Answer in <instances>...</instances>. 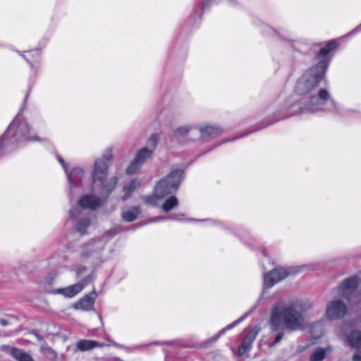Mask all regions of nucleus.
Instances as JSON below:
<instances>
[{
    "mask_svg": "<svg viewBox=\"0 0 361 361\" xmlns=\"http://www.w3.org/2000/svg\"><path fill=\"white\" fill-rule=\"evenodd\" d=\"M108 196L104 193L102 197H97L92 195V210H95L100 207L103 203L106 200Z\"/></svg>",
    "mask_w": 361,
    "mask_h": 361,
    "instance_id": "22",
    "label": "nucleus"
},
{
    "mask_svg": "<svg viewBox=\"0 0 361 361\" xmlns=\"http://www.w3.org/2000/svg\"><path fill=\"white\" fill-rule=\"evenodd\" d=\"M69 185V200L72 202L75 197L80 195L88 188L85 183V173L82 169L75 167L66 172Z\"/></svg>",
    "mask_w": 361,
    "mask_h": 361,
    "instance_id": "4",
    "label": "nucleus"
},
{
    "mask_svg": "<svg viewBox=\"0 0 361 361\" xmlns=\"http://www.w3.org/2000/svg\"><path fill=\"white\" fill-rule=\"evenodd\" d=\"M353 361H361V353L358 352L353 355L352 357Z\"/></svg>",
    "mask_w": 361,
    "mask_h": 361,
    "instance_id": "35",
    "label": "nucleus"
},
{
    "mask_svg": "<svg viewBox=\"0 0 361 361\" xmlns=\"http://www.w3.org/2000/svg\"><path fill=\"white\" fill-rule=\"evenodd\" d=\"M152 150L142 147L138 150L135 154V158L130 161V164L126 170V173L132 175L135 173L141 165L149 158L152 157Z\"/></svg>",
    "mask_w": 361,
    "mask_h": 361,
    "instance_id": "6",
    "label": "nucleus"
},
{
    "mask_svg": "<svg viewBox=\"0 0 361 361\" xmlns=\"http://www.w3.org/2000/svg\"><path fill=\"white\" fill-rule=\"evenodd\" d=\"M288 275V273L283 269H275L264 276V286L270 288L276 283L283 280Z\"/></svg>",
    "mask_w": 361,
    "mask_h": 361,
    "instance_id": "8",
    "label": "nucleus"
},
{
    "mask_svg": "<svg viewBox=\"0 0 361 361\" xmlns=\"http://www.w3.org/2000/svg\"><path fill=\"white\" fill-rule=\"evenodd\" d=\"M183 173L181 169H176L161 179L155 186L156 195L160 197H164L177 190L182 180Z\"/></svg>",
    "mask_w": 361,
    "mask_h": 361,
    "instance_id": "5",
    "label": "nucleus"
},
{
    "mask_svg": "<svg viewBox=\"0 0 361 361\" xmlns=\"http://www.w3.org/2000/svg\"><path fill=\"white\" fill-rule=\"evenodd\" d=\"M5 348L7 350V353L17 361H35L29 353L22 349L10 346Z\"/></svg>",
    "mask_w": 361,
    "mask_h": 361,
    "instance_id": "13",
    "label": "nucleus"
},
{
    "mask_svg": "<svg viewBox=\"0 0 361 361\" xmlns=\"http://www.w3.org/2000/svg\"><path fill=\"white\" fill-rule=\"evenodd\" d=\"M326 356V350L323 348H317L310 356V361H322Z\"/></svg>",
    "mask_w": 361,
    "mask_h": 361,
    "instance_id": "26",
    "label": "nucleus"
},
{
    "mask_svg": "<svg viewBox=\"0 0 361 361\" xmlns=\"http://www.w3.org/2000/svg\"><path fill=\"white\" fill-rule=\"evenodd\" d=\"M88 245H85V247H87ZM82 257L84 258H88L89 257V250H88V248H85V250L84 251H82Z\"/></svg>",
    "mask_w": 361,
    "mask_h": 361,
    "instance_id": "36",
    "label": "nucleus"
},
{
    "mask_svg": "<svg viewBox=\"0 0 361 361\" xmlns=\"http://www.w3.org/2000/svg\"><path fill=\"white\" fill-rule=\"evenodd\" d=\"M338 47V43L336 41L329 42L325 47L322 48L317 54V57L326 56L330 51H333Z\"/></svg>",
    "mask_w": 361,
    "mask_h": 361,
    "instance_id": "23",
    "label": "nucleus"
},
{
    "mask_svg": "<svg viewBox=\"0 0 361 361\" xmlns=\"http://www.w3.org/2000/svg\"><path fill=\"white\" fill-rule=\"evenodd\" d=\"M117 178L116 177H112L110 178L104 184V180L102 183V185H100V183H97V187H102L104 190V194L106 195V196H109L110 192L114 189V188L116 185L117 183Z\"/></svg>",
    "mask_w": 361,
    "mask_h": 361,
    "instance_id": "17",
    "label": "nucleus"
},
{
    "mask_svg": "<svg viewBox=\"0 0 361 361\" xmlns=\"http://www.w3.org/2000/svg\"><path fill=\"white\" fill-rule=\"evenodd\" d=\"M189 130L190 128H188V127L182 126L174 130L173 133L175 137H180L187 135Z\"/></svg>",
    "mask_w": 361,
    "mask_h": 361,
    "instance_id": "29",
    "label": "nucleus"
},
{
    "mask_svg": "<svg viewBox=\"0 0 361 361\" xmlns=\"http://www.w3.org/2000/svg\"><path fill=\"white\" fill-rule=\"evenodd\" d=\"M108 170L107 164L102 159L96 160L94 163V180L93 183L97 185V183L102 185Z\"/></svg>",
    "mask_w": 361,
    "mask_h": 361,
    "instance_id": "9",
    "label": "nucleus"
},
{
    "mask_svg": "<svg viewBox=\"0 0 361 361\" xmlns=\"http://www.w3.org/2000/svg\"><path fill=\"white\" fill-rule=\"evenodd\" d=\"M96 345H97V343L95 341H92V348H94Z\"/></svg>",
    "mask_w": 361,
    "mask_h": 361,
    "instance_id": "38",
    "label": "nucleus"
},
{
    "mask_svg": "<svg viewBox=\"0 0 361 361\" xmlns=\"http://www.w3.org/2000/svg\"><path fill=\"white\" fill-rule=\"evenodd\" d=\"M357 283L358 278L357 276L345 279L339 288V292L341 296L348 298V295L356 289Z\"/></svg>",
    "mask_w": 361,
    "mask_h": 361,
    "instance_id": "12",
    "label": "nucleus"
},
{
    "mask_svg": "<svg viewBox=\"0 0 361 361\" xmlns=\"http://www.w3.org/2000/svg\"><path fill=\"white\" fill-rule=\"evenodd\" d=\"M271 322L276 331L282 324L290 330L303 329L306 326L303 316L297 303H280L272 313Z\"/></svg>",
    "mask_w": 361,
    "mask_h": 361,
    "instance_id": "2",
    "label": "nucleus"
},
{
    "mask_svg": "<svg viewBox=\"0 0 361 361\" xmlns=\"http://www.w3.org/2000/svg\"><path fill=\"white\" fill-rule=\"evenodd\" d=\"M30 66L32 75H33L34 78L36 77L37 71L38 69V66H36L33 64L30 59H29V56L25 55L26 51L23 52L20 51L15 50Z\"/></svg>",
    "mask_w": 361,
    "mask_h": 361,
    "instance_id": "24",
    "label": "nucleus"
},
{
    "mask_svg": "<svg viewBox=\"0 0 361 361\" xmlns=\"http://www.w3.org/2000/svg\"><path fill=\"white\" fill-rule=\"evenodd\" d=\"M140 213L139 207H134L130 210L123 212L122 217L126 221H133Z\"/></svg>",
    "mask_w": 361,
    "mask_h": 361,
    "instance_id": "20",
    "label": "nucleus"
},
{
    "mask_svg": "<svg viewBox=\"0 0 361 361\" xmlns=\"http://www.w3.org/2000/svg\"><path fill=\"white\" fill-rule=\"evenodd\" d=\"M0 324L3 326H6L9 325V322L7 319L1 318L0 319Z\"/></svg>",
    "mask_w": 361,
    "mask_h": 361,
    "instance_id": "37",
    "label": "nucleus"
},
{
    "mask_svg": "<svg viewBox=\"0 0 361 361\" xmlns=\"http://www.w3.org/2000/svg\"><path fill=\"white\" fill-rule=\"evenodd\" d=\"M159 140V135H158V134H152V135H151V137H149V141L150 142H152V146H153L154 147H156V146H157V142H158Z\"/></svg>",
    "mask_w": 361,
    "mask_h": 361,
    "instance_id": "31",
    "label": "nucleus"
},
{
    "mask_svg": "<svg viewBox=\"0 0 361 361\" xmlns=\"http://www.w3.org/2000/svg\"><path fill=\"white\" fill-rule=\"evenodd\" d=\"M282 337H283V334H282V333H279V334H277V336H276V338H275L274 342L272 344H271V345H270V346H273V345H274L276 343L279 342V341L281 340Z\"/></svg>",
    "mask_w": 361,
    "mask_h": 361,
    "instance_id": "34",
    "label": "nucleus"
},
{
    "mask_svg": "<svg viewBox=\"0 0 361 361\" xmlns=\"http://www.w3.org/2000/svg\"><path fill=\"white\" fill-rule=\"evenodd\" d=\"M32 85L33 82H31L30 79L23 106L9 124L5 133L0 136V159L15 150L23 142H42L44 140L36 134L27 120L22 116L25 104L30 95Z\"/></svg>",
    "mask_w": 361,
    "mask_h": 361,
    "instance_id": "1",
    "label": "nucleus"
},
{
    "mask_svg": "<svg viewBox=\"0 0 361 361\" xmlns=\"http://www.w3.org/2000/svg\"><path fill=\"white\" fill-rule=\"evenodd\" d=\"M163 197H160L156 195V187L154 188V191L153 195L145 197V202L146 204L154 205L156 204L158 200L162 199Z\"/></svg>",
    "mask_w": 361,
    "mask_h": 361,
    "instance_id": "28",
    "label": "nucleus"
},
{
    "mask_svg": "<svg viewBox=\"0 0 361 361\" xmlns=\"http://www.w3.org/2000/svg\"><path fill=\"white\" fill-rule=\"evenodd\" d=\"M178 200L175 196L169 197L162 204V209L165 212H168L171 209L174 208L178 205Z\"/></svg>",
    "mask_w": 361,
    "mask_h": 361,
    "instance_id": "21",
    "label": "nucleus"
},
{
    "mask_svg": "<svg viewBox=\"0 0 361 361\" xmlns=\"http://www.w3.org/2000/svg\"><path fill=\"white\" fill-rule=\"evenodd\" d=\"M347 341L355 348H361V331L355 330L352 331L348 336Z\"/></svg>",
    "mask_w": 361,
    "mask_h": 361,
    "instance_id": "16",
    "label": "nucleus"
},
{
    "mask_svg": "<svg viewBox=\"0 0 361 361\" xmlns=\"http://www.w3.org/2000/svg\"><path fill=\"white\" fill-rule=\"evenodd\" d=\"M347 312L346 305L339 300L329 302L326 306V317L330 320L341 319Z\"/></svg>",
    "mask_w": 361,
    "mask_h": 361,
    "instance_id": "7",
    "label": "nucleus"
},
{
    "mask_svg": "<svg viewBox=\"0 0 361 361\" xmlns=\"http://www.w3.org/2000/svg\"><path fill=\"white\" fill-rule=\"evenodd\" d=\"M260 331L259 326H255L252 330L250 331L247 336L243 339L242 344L238 348V355H244L250 348L252 343L255 339L257 334Z\"/></svg>",
    "mask_w": 361,
    "mask_h": 361,
    "instance_id": "11",
    "label": "nucleus"
},
{
    "mask_svg": "<svg viewBox=\"0 0 361 361\" xmlns=\"http://www.w3.org/2000/svg\"><path fill=\"white\" fill-rule=\"evenodd\" d=\"M90 350V341L80 340L75 345V351L85 352Z\"/></svg>",
    "mask_w": 361,
    "mask_h": 361,
    "instance_id": "27",
    "label": "nucleus"
},
{
    "mask_svg": "<svg viewBox=\"0 0 361 361\" xmlns=\"http://www.w3.org/2000/svg\"><path fill=\"white\" fill-rule=\"evenodd\" d=\"M78 276H81V274L79 272L78 273Z\"/></svg>",
    "mask_w": 361,
    "mask_h": 361,
    "instance_id": "39",
    "label": "nucleus"
},
{
    "mask_svg": "<svg viewBox=\"0 0 361 361\" xmlns=\"http://www.w3.org/2000/svg\"><path fill=\"white\" fill-rule=\"evenodd\" d=\"M87 286L83 281L66 288H58L54 290L55 293L63 295L65 298H71L78 294Z\"/></svg>",
    "mask_w": 361,
    "mask_h": 361,
    "instance_id": "10",
    "label": "nucleus"
},
{
    "mask_svg": "<svg viewBox=\"0 0 361 361\" xmlns=\"http://www.w3.org/2000/svg\"><path fill=\"white\" fill-rule=\"evenodd\" d=\"M56 158H57V159H58L59 162V163L61 164V165L62 166V167H63V170H64V171H65V173H66V172L68 170V166H67V165H66V164L65 161H64V160H63V159L61 156H59V155H57V156H56Z\"/></svg>",
    "mask_w": 361,
    "mask_h": 361,
    "instance_id": "33",
    "label": "nucleus"
},
{
    "mask_svg": "<svg viewBox=\"0 0 361 361\" xmlns=\"http://www.w3.org/2000/svg\"><path fill=\"white\" fill-rule=\"evenodd\" d=\"M69 214L70 219L75 221V231L81 235L87 234L90 224V195H81L77 205L70 209Z\"/></svg>",
    "mask_w": 361,
    "mask_h": 361,
    "instance_id": "3",
    "label": "nucleus"
},
{
    "mask_svg": "<svg viewBox=\"0 0 361 361\" xmlns=\"http://www.w3.org/2000/svg\"><path fill=\"white\" fill-rule=\"evenodd\" d=\"M140 185V182L137 179L132 180L128 185L123 187L124 195L121 197V200L123 201L128 200Z\"/></svg>",
    "mask_w": 361,
    "mask_h": 361,
    "instance_id": "15",
    "label": "nucleus"
},
{
    "mask_svg": "<svg viewBox=\"0 0 361 361\" xmlns=\"http://www.w3.org/2000/svg\"><path fill=\"white\" fill-rule=\"evenodd\" d=\"M26 52L29 54V59H30L33 64L37 66V65L39 63L41 59V50L36 49Z\"/></svg>",
    "mask_w": 361,
    "mask_h": 361,
    "instance_id": "25",
    "label": "nucleus"
},
{
    "mask_svg": "<svg viewBox=\"0 0 361 361\" xmlns=\"http://www.w3.org/2000/svg\"><path fill=\"white\" fill-rule=\"evenodd\" d=\"M326 62L325 61H319L315 66L310 68L307 72L310 73V76L316 78L318 81L323 76L326 68Z\"/></svg>",
    "mask_w": 361,
    "mask_h": 361,
    "instance_id": "14",
    "label": "nucleus"
},
{
    "mask_svg": "<svg viewBox=\"0 0 361 361\" xmlns=\"http://www.w3.org/2000/svg\"><path fill=\"white\" fill-rule=\"evenodd\" d=\"M200 131L204 137H207L217 133L219 131V129L212 126H207L201 128Z\"/></svg>",
    "mask_w": 361,
    "mask_h": 361,
    "instance_id": "30",
    "label": "nucleus"
},
{
    "mask_svg": "<svg viewBox=\"0 0 361 361\" xmlns=\"http://www.w3.org/2000/svg\"><path fill=\"white\" fill-rule=\"evenodd\" d=\"M76 310L88 311L90 310V293L87 294L83 298L78 300L74 305Z\"/></svg>",
    "mask_w": 361,
    "mask_h": 361,
    "instance_id": "19",
    "label": "nucleus"
},
{
    "mask_svg": "<svg viewBox=\"0 0 361 361\" xmlns=\"http://www.w3.org/2000/svg\"><path fill=\"white\" fill-rule=\"evenodd\" d=\"M305 81L303 83L304 93H308L311 90H312L319 82L316 78H313V76H310V73L307 72L305 74Z\"/></svg>",
    "mask_w": 361,
    "mask_h": 361,
    "instance_id": "18",
    "label": "nucleus"
},
{
    "mask_svg": "<svg viewBox=\"0 0 361 361\" xmlns=\"http://www.w3.org/2000/svg\"><path fill=\"white\" fill-rule=\"evenodd\" d=\"M319 97L322 99L326 100L329 99V94L325 89H322L319 92Z\"/></svg>",
    "mask_w": 361,
    "mask_h": 361,
    "instance_id": "32",
    "label": "nucleus"
}]
</instances>
